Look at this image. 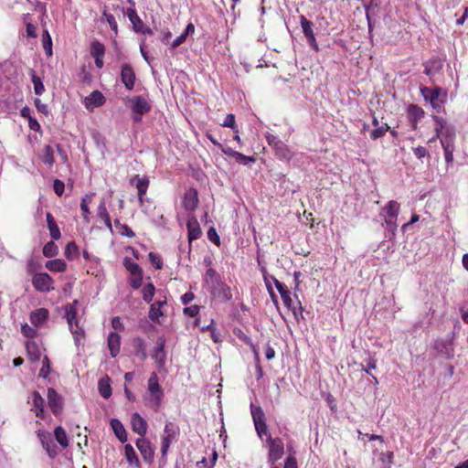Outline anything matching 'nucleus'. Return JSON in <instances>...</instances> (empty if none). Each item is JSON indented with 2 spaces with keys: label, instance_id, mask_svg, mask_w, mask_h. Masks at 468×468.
Segmentation results:
<instances>
[{
  "label": "nucleus",
  "instance_id": "nucleus-6",
  "mask_svg": "<svg viewBox=\"0 0 468 468\" xmlns=\"http://www.w3.org/2000/svg\"><path fill=\"white\" fill-rule=\"evenodd\" d=\"M263 446L268 449V463L270 465L275 464L284 454V444L281 438L268 435L263 441Z\"/></svg>",
  "mask_w": 468,
  "mask_h": 468
},
{
  "label": "nucleus",
  "instance_id": "nucleus-11",
  "mask_svg": "<svg viewBox=\"0 0 468 468\" xmlns=\"http://www.w3.org/2000/svg\"><path fill=\"white\" fill-rule=\"evenodd\" d=\"M165 340L164 337H158L156 345L154 347L152 358L156 362L159 370H162L165 365L166 354L165 351Z\"/></svg>",
  "mask_w": 468,
  "mask_h": 468
},
{
  "label": "nucleus",
  "instance_id": "nucleus-51",
  "mask_svg": "<svg viewBox=\"0 0 468 468\" xmlns=\"http://www.w3.org/2000/svg\"><path fill=\"white\" fill-rule=\"evenodd\" d=\"M115 225L119 227L121 235L128 238L134 237V232L127 225L121 224L118 219L115 220Z\"/></svg>",
  "mask_w": 468,
  "mask_h": 468
},
{
  "label": "nucleus",
  "instance_id": "nucleus-43",
  "mask_svg": "<svg viewBox=\"0 0 468 468\" xmlns=\"http://www.w3.org/2000/svg\"><path fill=\"white\" fill-rule=\"evenodd\" d=\"M104 20L109 24L111 29L115 33V35H117L118 25H117L116 19L113 15L108 13L105 9L103 10L102 17H101V21H104Z\"/></svg>",
  "mask_w": 468,
  "mask_h": 468
},
{
  "label": "nucleus",
  "instance_id": "nucleus-23",
  "mask_svg": "<svg viewBox=\"0 0 468 468\" xmlns=\"http://www.w3.org/2000/svg\"><path fill=\"white\" fill-rule=\"evenodd\" d=\"M46 219H47L48 229L50 233V237L54 240L59 239L61 237V233H60L59 228L57 225V222H56L54 217L52 216V214L50 212H48L46 214Z\"/></svg>",
  "mask_w": 468,
  "mask_h": 468
},
{
  "label": "nucleus",
  "instance_id": "nucleus-21",
  "mask_svg": "<svg viewBox=\"0 0 468 468\" xmlns=\"http://www.w3.org/2000/svg\"><path fill=\"white\" fill-rule=\"evenodd\" d=\"M121 346V336L114 332L110 333L108 336V347L110 349L111 356L115 357L120 352Z\"/></svg>",
  "mask_w": 468,
  "mask_h": 468
},
{
  "label": "nucleus",
  "instance_id": "nucleus-57",
  "mask_svg": "<svg viewBox=\"0 0 468 468\" xmlns=\"http://www.w3.org/2000/svg\"><path fill=\"white\" fill-rule=\"evenodd\" d=\"M385 224H386V229L388 232H390L392 236H395L396 235V231H397V228H398L397 219H388V220H385Z\"/></svg>",
  "mask_w": 468,
  "mask_h": 468
},
{
  "label": "nucleus",
  "instance_id": "nucleus-25",
  "mask_svg": "<svg viewBox=\"0 0 468 468\" xmlns=\"http://www.w3.org/2000/svg\"><path fill=\"white\" fill-rule=\"evenodd\" d=\"M48 317V311L46 308H39L31 313V324L38 326L44 324Z\"/></svg>",
  "mask_w": 468,
  "mask_h": 468
},
{
  "label": "nucleus",
  "instance_id": "nucleus-28",
  "mask_svg": "<svg viewBox=\"0 0 468 468\" xmlns=\"http://www.w3.org/2000/svg\"><path fill=\"white\" fill-rule=\"evenodd\" d=\"M409 115L410 117L412 127L415 130L417 128L418 121L424 115V111L420 107L411 104L409 107Z\"/></svg>",
  "mask_w": 468,
  "mask_h": 468
},
{
  "label": "nucleus",
  "instance_id": "nucleus-26",
  "mask_svg": "<svg viewBox=\"0 0 468 468\" xmlns=\"http://www.w3.org/2000/svg\"><path fill=\"white\" fill-rule=\"evenodd\" d=\"M94 195H95L94 193H89V194H86L81 198L80 209H81V212H82L83 219L86 222H90V210L89 208V204L91 203Z\"/></svg>",
  "mask_w": 468,
  "mask_h": 468
},
{
  "label": "nucleus",
  "instance_id": "nucleus-58",
  "mask_svg": "<svg viewBox=\"0 0 468 468\" xmlns=\"http://www.w3.org/2000/svg\"><path fill=\"white\" fill-rule=\"evenodd\" d=\"M236 161L239 164L246 165H248L250 163H254L255 159L253 157H251V156H246L243 154L239 153V155L236 157Z\"/></svg>",
  "mask_w": 468,
  "mask_h": 468
},
{
  "label": "nucleus",
  "instance_id": "nucleus-49",
  "mask_svg": "<svg viewBox=\"0 0 468 468\" xmlns=\"http://www.w3.org/2000/svg\"><path fill=\"white\" fill-rule=\"evenodd\" d=\"M301 27L305 37L314 34L312 23L303 16H301Z\"/></svg>",
  "mask_w": 468,
  "mask_h": 468
},
{
  "label": "nucleus",
  "instance_id": "nucleus-5",
  "mask_svg": "<svg viewBox=\"0 0 468 468\" xmlns=\"http://www.w3.org/2000/svg\"><path fill=\"white\" fill-rule=\"evenodd\" d=\"M179 434L180 430L176 424L170 421L165 423L161 436L160 452L163 459H165L170 446L178 440Z\"/></svg>",
  "mask_w": 468,
  "mask_h": 468
},
{
  "label": "nucleus",
  "instance_id": "nucleus-20",
  "mask_svg": "<svg viewBox=\"0 0 468 468\" xmlns=\"http://www.w3.org/2000/svg\"><path fill=\"white\" fill-rule=\"evenodd\" d=\"M399 209V204L395 200H390L383 208V211L385 212L384 220L397 219Z\"/></svg>",
  "mask_w": 468,
  "mask_h": 468
},
{
  "label": "nucleus",
  "instance_id": "nucleus-18",
  "mask_svg": "<svg viewBox=\"0 0 468 468\" xmlns=\"http://www.w3.org/2000/svg\"><path fill=\"white\" fill-rule=\"evenodd\" d=\"M442 60L438 57H433L424 63V73L427 76H432L442 69Z\"/></svg>",
  "mask_w": 468,
  "mask_h": 468
},
{
  "label": "nucleus",
  "instance_id": "nucleus-39",
  "mask_svg": "<svg viewBox=\"0 0 468 468\" xmlns=\"http://www.w3.org/2000/svg\"><path fill=\"white\" fill-rule=\"evenodd\" d=\"M53 154V149L49 145H46L43 149V152L39 154V158L42 160L44 164L48 165H52L54 163Z\"/></svg>",
  "mask_w": 468,
  "mask_h": 468
},
{
  "label": "nucleus",
  "instance_id": "nucleus-50",
  "mask_svg": "<svg viewBox=\"0 0 468 468\" xmlns=\"http://www.w3.org/2000/svg\"><path fill=\"white\" fill-rule=\"evenodd\" d=\"M31 80H32V82L34 84L35 93L37 95H41L44 92V90H45V87H44V84L41 81L40 78L37 77V76L33 75L32 78H31Z\"/></svg>",
  "mask_w": 468,
  "mask_h": 468
},
{
  "label": "nucleus",
  "instance_id": "nucleus-48",
  "mask_svg": "<svg viewBox=\"0 0 468 468\" xmlns=\"http://www.w3.org/2000/svg\"><path fill=\"white\" fill-rule=\"evenodd\" d=\"M388 126L387 124L379 127H376V129L372 130L370 133V138L372 140H377L378 138H381L385 135L387 131L388 130Z\"/></svg>",
  "mask_w": 468,
  "mask_h": 468
},
{
  "label": "nucleus",
  "instance_id": "nucleus-54",
  "mask_svg": "<svg viewBox=\"0 0 468 468\" xmlns=\"http://www.w3.org/2000/svg\"><path fill=\"white\" fill-rule=\"evenodd\" d=\"M78 252V247L75 242H69L65 248V257L68 259H72L74 255Z\"/></svg>",
  "mask_w": 468,
  "mask_h": 468
},
{
  "label": "nucleus",
  "instance_id": "nucleus-34",
  "mask_svg": "<svg viewBox=\"0 0 468 468\" xmlns=\"http://www.w3.org/2000/svg\"><path fill=\"white\" fill-rule=\"evenodd\" d=\"M99 392L104 398L108 399L112 395V388L110 385V378L108 377L102 378L98 383Z\"/></svg>",
  "mask_w": 468,
  "mask_h": 468
},
{
  "label": "nucleus",
  "instance_id": "nucleus-60",
  "mask_svg": "<svg viewBox=\"0 0 468 468\" xmlns=\"http://www.w3.org/2000/svg\"><path fill=\"white\" fill-rule=\"evenodd\" d=\"M413 154L414 155L418 158V159H422L423 157H425L426 155H428V151L425 147L423 146H418V147H415L413 148Z\"/></svg>",
  "mask_w": 468,
  "mask_h": 468
},
{
  "label": "nucleus",
  "instance_id": "nucleus-30",
  "mask_svg": "<svg viewBox=\"0 0 468 468\" xmlns=\"http://www.w3.org/2000/svg\"><path fill=\"white\" fill-rule=\"evenodd\" d=\"M97 215L104 222L105 226L109 229H112V221H111L110 215H109V213L107 211L104 199H102L101 201L100 205L98 206Z\"/></svg>",
  "mask_w": 468,
  "mask_h": 468
},
{
  "label": "nucleus",
  "instance_id": "nucleus-12",
  "mask_svg": "<svg viewBox=\"0 0 468 468\" xmlns=\"http://www.w3.org/2000/svg\"><path fill=\"white\" fill-rule=\"evenodd\" d=\"M37 436L48 456L55 458L58 455V451L56 445L53 443L51 434L46 431H38Z\"/></svg>",
  "mask_w": 468,
  "mask_h": 468
},
{
  "label": "nucleus",
  "instance_id": "nucleus-45",
  "mask_svg": "<svg viewBox=\"0 0 468 468\" xmlns=\"http://www.w3.org/2000/svg\"><path fill=\"white\" fill-rule=\"evenodd\" d=\"M50 373V361L48 356H44L41 361V367L39 369L38 377L47 378Z\"/></svg>",
  "mask_w": 468,
  "mask_h": 468
},
{
  "label": "nucleus",
  "instance_id": "nucleus-31",
  "mask_svg": "<svg viewBox=\"0 0 468 468\" xmlns=\"http://www.w3.org/2000/svg\"><path fill=\"white\" fill-rule=\"evenodd\" d=\"M124 455L127 460V462L131 465H134L136 468H140V462L137 457V454L133 449V447L131 444H126L124 446Z\"/></svg>",
  "mask_w": 468,
  "mask_h": 468
},
{
  "label": "nucleus",
  "instance_id": "nucleus-7",
  "mask_svg": "<svg viewBox=\"0 0 468 468\" xmlns=\"http://www.w3.org/2000/svg\"><path fill=\"white\" fill-rule=\"evenodd\" d=\"M250 412L253 420V423L255 426V430L257 435L263 441V436L268 438V435H271L268 431V427L265 421V414L261 406H257L254 404H250Z\"/></svg>",
  "mask_w": 468,
  "mask_h": 468
},
{
  "label": "nucleus",
  "instance_id": "nucleus-22",
  "mask_svg": "<svg viewBox=\"0 0 468 468\" xmlns=\"http://www.w3.org/2000/svg\"><path fill=\"white\" fill-rule=\"evenodd\" d=\"M111 427L115 434V436L119 439V441L124 443L127 441V432L124 429L122 423L117 419L111 420Z\"/></svg>",
  "mask_w": 468,
  "mask_h": 468
},
{
  "label": "nucleus",
  "instance_id": "nucleus-63",
  "mask_svg": "<svg viewBox=\"0 0 468 468\" xmlns=\"http://www.w3.org/2000/svg\"><path fill=\"white\" fill-rule=\"evenodd\" d=\"M35 106L37 107V111L45 115H48V106L41 102L39 99H35L34 101Z\"/></svg>",
  "mask_w": 468,
  "mask_h": 468
},
{
  "label": "nucleus",
  "instance_id": "nucleus-40",
  "mask_svg": "<svg viewBox=\"0 0 468 468\" xmlns=\"http://www.w3.org/2000/svg\"><path fill=\"white\" fill-rule=\"evenodd\" d=\"M155 287L152 282L145 284L142 290L143 299L145 303H151L154 299Z\"/></svg>",
  "mask_w": 468,
  "mask_h": 468
},
{
  "label": "nucleus",
  "instance_id": "nucleus-62",
  "mask_svg": "<svg viewBox=\"0 0 468 468\" xmlns=\"http://www.w3.org/2000/svg\"><path fill=\"white\" fill-rule=\"evenodd\" d=\"M224 127L235 128V116L231 113L228 114L222 123Z\"/></svg>",
  "mask_w": 468,
  "mask_h": 468
},
{
  "label": "nucleus",
  "instance_id": "nucleus-17",
  "mask_svg": "<svg viewBox=\"0 0 468 468\" xmlns=\"http://www.w3.org/2000/svg\"><path fill=\"white\" fill-rule=\"evenodd\" d=\"M198 204L197 192L194 188L186 191L183 198V207L187 211H194Z\"/></svg>",
  "mask_w": 468,
  "mask_h": 468
},
{
  "label": "nucleus",
  "instance_id": "nucleus-16",
  "mask_svg": "<svg viewBox=\"0 0 468 468\" xmlns=\"http://www.w3.org/2000/svg\"><path fill=\"white\" fill-rule=\"evenodd\" d=\"M105 102L104 95L99 91L94 90L85 98V106L88 110L92 111L94 108L103 105Z\"/></svg>",
  "mask_w": 468,
  "mask_h": 468
},
{
  "label": "nucleus",
  "instance_id": "nucleus-42",
  "mask_svg": "<svg viewBox=\"0 0 468 468\" xmlns=\"http://www.w3.org/2000/svg\"><path fill=\"white\" fill-rule=\"evenodd\" d=\"M33 402L36 409V415L43 417L44 399L37 392L33 393Z\"/></svg>",
  "mask_w": 468,
  "mask_h": 468
},
{
  "label": "nucleus",
  "instance_id": "nucleus-59",
  "mask_svg": "<svg viewBox=\"0 0 468 468\" xmlns=\"http://www.w3.org/2000/svg\"><path fill=\"white\" fill-rule=\"evenodd\" d=\"M199 313V306L198 305H191L188 307H186L184 309V314L188 315L189 317H195Z\"/></svg>",
  "mask_w": 468,
  "mask_h": 468
},
{
  "label": "nucleus",
  "instance_id": "nucleus-35",
  "mask_svg": "<svg viewBox=\"0 0 468 468\" xmlns=\"http://www.w3.org/2000/svg\"><path fill=\"white\" fill-rule=\"evenodd\" d=\"M54 436L56 441L59 443V445L65 449L69 446V440L66 433V431L61 427L58 426L54 431Z\"/></svg>",
  "mask_w": 468,
  "mask_h": 468
},
{
  "label": "nucleus",
  "instance_id": "nucleus-55",
  "mask_svg": "<svg viewBox=\"0 0 468 468\" xmlns=\"http://www.w3.org/2000/svg\"><path fill=\"white\" fill-rule=\"evenodd\" d=\"M129 282L133 289H139L143 282V273L132 275Z\"/></svg>",
  "mask_w": 468,
  "mask_h": 468
},
{
  "label": "nucleus",
  "instance_id": "nucleus-19",
  "mask_svg": "<svg viewBox=\"0 0 468 468\" xmlns=\"http://www.w3.org/2000/svg\"><path fill=\"white\" fill-rule=\"evenodd\" d=\"M48 400L52 412L54 414L59 413L62 409L61 399L53 388L48 390Z\"/></svg>",
  "mask_w": 468,
  "mask_h": 468
},
{
  "label": "nucleus",
  "instance_id": "nucleus-53",
  "mask_svg": "<svg viewBox=\"0 0 468 468\" xmlns=\"http://www.w3.org/2000/svg\"><path fill=\"white\" fill-rule=\"evenodd\" d=\"M148 258H149V261H150L151 264L155 269H157V270L162 269L163 261H162V259L160 258V256H158L157 254H155L154 252H150L149 255H148Z\"/></svg>",
  "mask_w": 468,
  "mask_h": 468
},
{
  "label": "nucleus",
  "instance_id": "nucleus-56",
  "mask_svg": "<svg viewBox=\"0 0 468 468\" xmlns=\"http://www.w3.org/2000/svg\"><path fill=\"white\" fill-rule=\"evenodd\" d=\"M53 189H54V192L58 197H60L64 193L65 184L59 179H55L54 183H53Z\"/></svg>",
  "mask_w": 468,
  "mask_h": 468
},
{
  "label": "nucleus",
  "instance_id": "nucleus-2",
  "mask_svg": "<svg viewBox=\"0 0 468 468\" xmlns=\"http://www.w3.org/2000/svg\"><path fill=\"white\" fill-rule=\"evenodd\" d=\"M164 399V389L159 384V378L155 372L151 373L147 380V390L144 396L145 406L154 411H158Z\"/></svg>",
  "mask_w": 468,
  "mask_h": 468
},
{
  "label": "nucleus",
  "instance_id": "nucleus-4",
  "mask_svg": "<svg viewBox=\"0 0 468 468\" xmlns=\"http://www.w3.org/2000/svg\"><path fill=\"white\" fill-rule=\"evenodd\" d=\"M78 303L79 302L77 300H74L72 303L68 304L65 307V317H66L67 323L69 324V328L71 334L73 335L75 343L77 345H79L80 342L84 337V330L80 326L79 319L77 318Z\"/></svg>",
  "mask_w": 468,
  "mask_h": 468
},
{
  "label": "nucleus",
  "instance_id": "nucleus-36",
  "mask_svg": "<svg viewBox=\"0 0 468 468\" xmlns=\"http://www.w3.org/2000/svg\"><path fill=\"white\" fill-rule=\"evenodd\" d=\"M42 47L47 56L52 55V39L47 29H43L42 32Z\"/></svg>",
  "mask_w": 468,
  "mask_h": 468
},
{
  "label": "nucleus",
  "instance_id": "nucleus-1",
  "mask_svg": "<svg viewBox=\"0 0 468 468\" xmlns=\"http://www.w3.org/2000/svg\"><path fill=\"white\" fill-rule=\"evenodd\" d=\"M433 119L435 122L436 137L440 139L446 164L450 165L454 160L455 131L452 127L447 126L442 118L434 116Z\"/></svg>",
  "mask_w": 468,
  "mask_h": 468
},
{
  "label": "nucleus",
  "instance_id": "nucleus-46",
  "mask_svg": "<svg viewBox=\"0 0 468 468\" xmlns=\"http://www.w3.org/2000/svg\"><path fill=\"white\" fill-rule=\"evenodd\" d=\"M134 342L137 347L135 355L139 356L142 360H144L147 357V354L144 339L138 337L134 340Z\"/></svg>",
  "mask_w": 468,
  "mask_h": 468
},
{
  "label": "nucleus",
  "instance_id": "nucleus-32",
  "mask_svg": "<svg viewBox=\"0 0 468 468\" xmlns=\"http://www.w3.org/2000/svg\"><path fill=\"white\" fill-rule=\"evenodd\" d=\"M273 149L276 156L281 160H289L292 157V152L282 141Z\"/></svg>",
  "mask_w": 468,
  "mask_h": 468
},
{
  "label": "nucleus",
  "instance_id": "nucleus-14",
  "mask_svg": "<svg viewBox=\"0 0 468 468\" xmlns=\"http://www.w3.org/2000/svg\"><path fill=\"white\" fill-rule=\"evenodd\" d=\"M131 424L135 433L141 437H144L147 432V422L139 413L134 412L132 414Z\"/></svg>",
  "mask_w": 468,
  "mask_h": 468
},
{
  "label": "nucleus",
  "instance_id": "nucleus-27",
  "mask_svg": "<svg viewBox=\"0 0 468 468\" xmlns=\"http://www.w3.org/2000/svg\"><path fill=\"white\" fill-rule=\"evenodd\" d=\"M187 230L189 241L198 239L202 233L200 226L196 218H191L187 221Z\"/></svg>",
  "mask_w": 468,
  "mask_h": 468
},
{
  "label": "nucleus",
  "instance_id": "nucleus-8",
  "mask_svg": "<svg viewBox=\"0 0 468 468\" xmlns=\"http://www.w3.org/2000/svg\"><path fill=\"white\" fill-rule=\"evenodd\" d=\"M129 102L133 112V120L135 122H139L142 116L151 110L150 103L143 96H134L129 100Z\"/></svg>",
  "mask_w": 468,
  "mask_h": 468
},
{
  "label": "nucleus",
  "instance_id": "nucleus-33",
  "mask_svg": "<svg viewBox=\"0 0 468 468\" xmlns=\"http://www.w3.org/2000/svg\"><path fill=\"white\" fill-rule=\"evenodd\" d=\"M46 268L50 271L62 272L66 270L67 264L61 259L48 261L45 264Z\"/></svg>",
  "mask_w": 468,
  "mask_h": 468
},
{
  "label": "nucleus",
  "instance_id": "nucleus-29",
  "mask_svg": "<svg viewBox=\"0 0 468 468\" xmlns=\"http://www.w3.org/2000/svg\"><path fill=\"white\" fill-rule=\"evenodd\" d=\"M282 300L284 303V305L290 309L293 315L295 316V318H297V315H298V310L301 311L302 310V306H301V303L298 302L297 304H292V300L291 298V292L289 291H287L286 292H283L282 295Z\"/></svg>",
  "mask_w": 468,
  "mask_h": 468
},
{
  "label": "nucleus",
  "instance_id": "nucleus-52",
  "mask_svg": "<svg viewBox=\"0 0 468 468\" xmlns=\"http://www.w3.org/2000/svg\"><path fill=\"white\" fill-rule=\"evenodd\" d=\"M202 329L203 330L210 331L211 338L213 339V341L215 343H218V342L220 341V335L217 331V329H216V327L214 325V321L213 320L211 321V323L207 327H203Z\"/></svg>",
  "mask_w": 468,
  "mask_h": 468
},
{
  "label": "nucleus",
  "instance_id": "nucleus-47",
  "mask_svg": "<svg viewBox=\"0 0 468 468\" xmlns=\"http://www.w3.org/2000/svg\"><path fill=\"white\" fill-rule=\"evenodd\" d=\"M104 51H105V48H104V46L98 42V41H94L91 43V46H90V55L92 56V58H95V57H103L104 56Z\"/></svg>",
  "mask_w": 468,
  "mask_h": 468
},
{
  "label": "nucleus",
  "instance_id": "nucleus-41",
  "mask_svg": "<svg viewBox=\"0 0 468 468\" xmlns=\"http://www.w3.org/2000/svg\"><path fill=\"white\" fill-rule=\"evenodd\" d=\"M43 255L47 258H52L55 257L58 253V248L54 243V241H48L45 246L43 247Z\"/></svg>",
  "mask_w": 468,
  "mask_h": 468
},
{
  "label": "nucleus",
  "instance_id": "nucleus-24",
  "mask_svg": "<svg viewBox=\"0 0 468 468\" xmlns=\"http://www.w3.org/2000/svg\"><path fill=\"white\" fill-rule=\"evenodd\" d=\"M130 184L137 188L138 194L145 195L149 186V180L146 177L135 176L131 178Z\"/></svg>",
  "mask_w": 468,
  "mask_h": 468
},
{
  "label": "nucleus",
  "instance_id": "nucleus-9",
  "mask_svg": "<svg viewBox=\"0 0 468 468\" xmlns=\"http://www.w3.org/2000/svg\"><path fill=\"white\" fill-rule=\"evenodd\" d=\"M31 282L34 287L41 292H48L54 289V280L46 272L34 274Z\"/></svg>",
  "mask_w": 468,
  "mask_h": 468
},
{
  "label": "nucleus",
  "instance_id": "nucleus-37",
  "mask_svg": "<svg viewBox=\"0 0 468 468\" xmlns=\"http://www.w3.org/2000/svg\"><path fill=\"white\" fill-rule=\"evenodd\" d=\"M123 265L126 268V270L131 273V276L143 273L142 268L130 258H124Z\"/></svg>",
  "mask_w": 468,
  "mask_h": 468
},
{
  "label": "nucleus",
  "instance_id": "nucleus-13",
  "mask_svg": "<svg viewBox=\"0 0 468 468\" xmlns=\"http://www.w3.org/2000/svg\"><path fill=\"white\" fill-rule=\"evenodd\" d=\"M135 444L140 451L143 459L147 463H151L154 454L152 443L144 437H140L136 440Z\"/></svg>",
  "mask_w": 468,
  "mask_h": 468
},
{
  "label": "nucleus",
  "instance_id": "nucleus-38",
  "mask_svg": "<svg viewBox=\"0 0 468 468\" xmlns=\"http://www.w3.org/2000/svg\"><path fill=\"white\" fill-rule=\"evenodd\" d=\"M127 16L133 25V27L136 31H142V27L144 26L143 21L138 16L136 11L133 8L127 9Z\"/></svg>",
  "mask_w": 468,
  "mask_h": 468
},
{
  "label": "nucleus",
  "instance_id": "nucleus-3",
  "mask_svg": "<svg viewBox=\"0 0 468 468\" xmlns=\"http://www.w3.org/2000/svg\"><path fill=\"white\" fill-rule=\"evenodd\" d=\"M205 282L208 285L212 296L219 302L225 303L232 298L230 288L220 281L215 270L208 269L207 271Z\"/></svg>",
  "mask_w": 468,
  "mask_h": 468
},
{
  "label": "nucleus",
  "instance_id": "nucleus-10",
  "mask_svg": "<svg viewBox=\"0 0 468 468\" xmlns=\"http://www.w3.org/2000/svg\"><path fill=\"white\" fill-rule=\"evenodd\" d=\"M425 92H430V102H431L432 108H434L438 111L441 110L442 104L445 101L446 96H447L446 91L439 87H437L433 90L425 87V88L421 89V93L425 94Z\"/></svg>",
  "mask_w": 468,
  "mask_h": 468
},
{
  "label": "nucleus",
  "instance_id": "nucleus-64",
  "mask_svg": "<svg viewBox=\"0 0 468 468\" xmlns=\"http://www.w3.org/2000/svg\"><path fill=\"white\" fill-rule=\"evenodd\" d=\"M376 360L374 358H369L367 361V366L366 367H363L362 370L364 372H366L367 374L368 375H371L370 371L372 369H375L376 368Z\"/></svg>",
  "mask_w": 468,
  "mask_h": 468
},
{
  "label": "nucleus",
  "instance_id": "nucleus-61",
  "mask_svg": "<svg viewBox=\"0 0 468 468\" xmlns=\"http://www.w3.org/2000/svg\"><path fill=\"white\" fill-rule=\"evenodd\" d=\"M207 237L211 242L216 245L219 244V237L214 228H210L207 231Z\"/></svg>",
  "mask_w": 468,
  "mask_h": 468
},
{
  "label": "nucleus",
  "instance_id": "nucleus-15",
  "mask_svg": "<svg viewBox=\"0 0 468 468\" xmlns=\"http://www.w3.org/2000/svg\"><path fill=\"white\" fill-rule=\"evenodd\" d=\"M121 78L126 89L130 90L133 89L135 73L130 65L124 64L122 66Z\"/></svg>",
  "mask_w": 468,
  "mask_h": 468
},
{
  "label": "nucleus",
  "instance_id": "nucleus-44",
  "mask_svg": "<svg viewBox=\"0 0 468 468\" xmlns=\"http://www.w3.org/2000/svg\"><path fill=\"white\" fill-rule=\"evenodd\" d=\"M164 315V313L162 311V309H160L159 307L155 306L154 303H152L150 305V309H149V319L154 322V323H159L160 322V317H162Z\"/></svg>",
  "mask_w": 468,
  "mask_h": 468
}]
</instances>
